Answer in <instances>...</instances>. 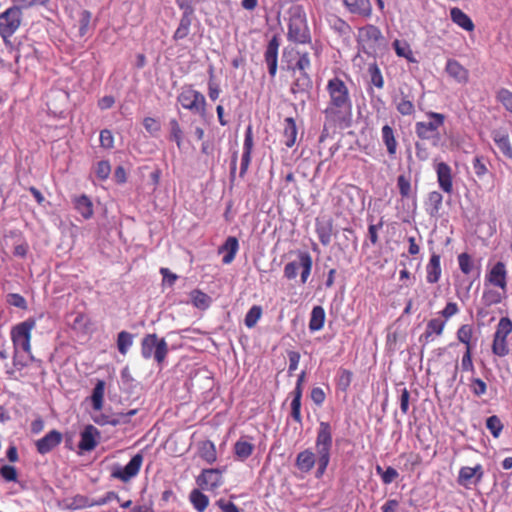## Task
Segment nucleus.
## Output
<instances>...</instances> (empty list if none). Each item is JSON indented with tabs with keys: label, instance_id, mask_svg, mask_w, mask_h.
<instances>
[{
	"label": "nucleus",
	"instance_id": "obj_1",
	"mask_svg": "<svg viewBox=\"0 0 512 512\" xmlns=\"http://www.w3.org/2000/svg\"><path fill=\"white\" fill-rule=\"evenodd\" d=\"M332 444V427L329 422L321 421L315 440L316 452L311 449L299 452L295 460L296 468L302 473H309L317 465L315 478L321 479L330 463Z\"/></svg>",
	"mask_w": 512,
	"mask_h": 512
},
{
	"label": "nucleus",
	"instance_id": "obj_2",
	"mask_svg": "<svg viewBox=\"0 0 512 512\" xmlns=\"http://www.w3.org/2000/svg\"><path fill=\"white\" fill-rule=\"evenodd\" d=\"M325 90L328 94V102L323 111L326 122L339 127L350 126L353 103L346 82L334 76L327 81Z\"/></svg>",
	"mask_w": 512,
	"mask_h": 512
},
{
	"label": "nucleus",
	"instance_id": "obj_3",
	"mask_svg": "<svg viewBox=\"0 0 512 512\" xmlns=\"http://www.w3.org/2000/svg\"><path fill=\"white\" fill-rule=\"evenodd\" d=\"M36 322L34 319L29 318L16 326L11 330V339L13 342L15 357H24L25 361L22 365H26L27 360H33L31 353V331L34 329Z\"/></svg>",
	"mask_w": 512,
	"mask_h": 512
},
{
	"label": "nucleus",
	"instance_id": "obj_4",
	"mask_svg": "<svg viewBox=\"0 0 512 512\" xmlns=\"http://www.w3.org/2000/svg\"><path fill=\"white\" fill-rule=\"evenodd\" d=\"M426 121L415 123V134L421 140L431 141L433 146H438L441 140L439 129L445 123V115L437 112H427Z\"/></svg>",
	"mask_w": 512,
	"mask_h": 512
},
{
	"label": "nucleus",
	"instance_id": "obj_5",
	"mask_svg": "<svg viewBox=\"0 0 512 512\" xmlns=\"http://www.w3.org/2000/svg\"><path fill=\"white\" fill-rule=\"evenodd\" d=\"M287 37L289 41L299 44H306L311 41L306 15L300 7H294L290 10Z\"/></svg>",
	"mask_w": 512,
	"mask_h": 512
},
{
	"label": "nucleus",
	"instance_id": "obj_6",
	"mask_svg": "<svg viewBox=\"0 0 512 512\" xmlns=\"http://www.w3.org/2000/svg\"><path fill=\"white\" fill-rule=\"evenodd\" d=\"M168 354V344L164 338H158L156 334H147L141 341V355L148 360L153 358L162 368Z\"/></svg>",
	"mask_w": 512,
	"mask_h": 512
},
{
	"label": "nucleus",
	"instance_id": "obj_7",
	"mask_svg": "<svg viewBox=\"0 0 512 512\" xmlns=\"http://www.w3.org/2000/svg\"><path fill=\"white\" fill-rule=\"evenodd\" d=\"M177 100L184 109L195 114L204 115L206 112L205 96L201 92L194 90L191 86L183 87Z\"/></svg>",
	"mask_w": 512,
	"mask_h": 512
},
{
	"label": "nucleus",
	"instance_id": "obj_8",
	"mask_svg": "<svg viewBox=\"0 0 512 512\" xmlns=\"http://www.w3.org/2000/svg\"><path fill=\"white\" fill-rule=\"evenodd\" d=\"M21 10L13 6L0 14V34L3 37L11 36L20 26Z\"/></svg>",
	"mask_w": 512,
	"mask_h": 512
},
{
	"label": "nucleus",
	"instance_id": "obj_9",
	"mask_svg": "<svg viewBox=\"0 0 512 512\" xmlns=\"http://www.w3.org/2000/svg\"><path fill=\"white\" fill-rule=\"evenodd\" d=\"M143 463V456L140 453L134 455L131 460L124 467L116 466L112 471V477L121 480L122 482H128L140 471Z\"/></svg>",
	"mask_w": 512,
	"mask_h": 512
},
{
	"label": "nucleus",
	"instance_id": "obj_10",
	"mask_svg": "<svg viewBox=\"0 0 512 512\" xmlns=\"http://www.w3.org/2000/svg\"><path fill=\"white\" fill-rule=\"evenodd\" d=\"M279 46L280 39L277 35H274L269 40L264 53L265 62L268 67V73L272 78H274L277 73Z\"/></svg>",
	"mask_w": 512,
	"mask_h": 512
},
{
	"label": "nucleus",
	"instance_id": "obj_11",
	"mask_svg": "<svg viewBox=\"0 0 512 512\" xmlns=\"http://www.w3.org/2000/svg\"><path fill=\"white\" fill-rule=\"evenodd\" d=\"M491 137L503 156L512 160V144L508 131L503 127L495 128L491 131Z\"/></svg>",
	"mask_w": 512,
	"mask_h": 512
},
{
	"label": "nucleus",
	"instance_id": "obj_12",
	"mask_svg": "<svg viewBox=\"0 0 512 512\" xmlns=\"http://www.w3.org/2000/svg\"><path fill=\"white\" fill-rule=\"evenodd\" d=\"M435 171L437 174V182L440 189L447 193L451 194L453 192V178H452V169L445 162H439L435 165Z\"/></svg>",
	"mask_w": 512,
	"mask_h": 512
},
{
	"label": "nucleus",
	"instance_id": "obj_13",
	"mask_svg": "<svg viewBox=\"0 0 512 512\" xmlns=\"http://www.w3.org/2000/svg\"><path fill=\"white\" fill-rule=\"evenodd\" d=\"M62 439L61 432L52 430L35 442L36 450L39 454L45 455L56 448L62 442Z\"/></svg>",
	"mask_w": 512,
	"mask_h": 512
},
{
	"label": "nucleus",
	"instance_id": "obj_14",
	"mask_svg": "<svg viewBox=\"0 0 512 512\" xmlns=\"http://www.w3.org/2000/svg\"><path fill=\"white\" fill-rule=\"evenodd\" d=\"M196 482L202 489L213 490L222 484L221 471L213 468L204 469Z\"/></svg>",
	"mask_w": 512,
	"mask_h": 512
},
{
	"label": "nucleus",
	"instance_id": "obj_15",
	"mask_svg": "<svg viewBox=\"0 0 512 512\" xmlns=\"http://www.w3.org/2000/svg\"><path fill=\"white\" fill-rule=\"evenodd\" d=\"M100 438V432L93 425H87L80 434L79 449L82 451L93 450Z\"/></svg>",
	"mask_w": 512,
	"mask_h": 512
},
{
	"label": "nucleus",
	"instance_id": "obj_16",
	"mask_svg": "<svg viewBox=\"0 0 512 512\" xmlns=\"http://www.w3.org/2000/svg\"><path fill=\"white\" fill-rule=\"evenodd\" d=\"M445 71L459 84H466L469 80V71L455 59L447 61Z\"/></svg>",
	"mask_w": 512,
	"mask_h": 512
},
{
	"label": "nucleus",
	"instance_id": "obj_17",
	"mask_svg": "<svg viewBox=\"0 0 512 512\" xmlns=\"http://www.w3.org/2000/svg\"><path fill=\"white\" fill-rule=\"evenodd\" d=\"M446 321L440 318H433L428 321L425 332L420 336L419 341L429 343L434 336H440L445 328Z\"/></svg>",
	"mask_w": 512,
	"mask_h": 512
},
{
	"label": "nucleus",
	"instance_id": "obj_18",
	"mask_svg": "<svg viewBox=\"0 0 512 512\" xmlns=\"http://www.w3.org/2000/svg\"><path fill=\"white\" fill-rule=\"evenodd\" d=\"M299 58L295 64V66H290L288 65L287 69L289 70H298L300 71L301 73V78L297 79L295 85H299V83L301 81H306L307 83L310 82V78L307 74V70L310 68L311 66V62H310V57H309V54L307 52H304V53H300V52H297Z\"/></svg>",
	"mask_w": 512,
	"mask_h": 512
},
{
	"label": "nucleus",
	"instance_id": "obj_19",
	"mask_svg": "<svg viewBox=\"0 0 512 512\" xmlns=\"http://www.w3.org/2000/svg\"><path fill=\"white\" fill-rule=\"evenodd\" d=\"M238 249H239L238 239L234 236H229L226 239V241L224 242V244L219 247V250H218V252L220 254L225 253V255L222 258V262L224 264H230L234 260L236 254L238 252Z\"/></svg>",
	"mask_w": 512,
	"mask_h": 512
},
{
	"label": "nucleus",
	"instance_id": "obj_20",
	"mask_svg": "<svg viewBox=\"0 0 512 512\" xmlns=\"http://www.w3.org/2000/svg\"><path fill=\"white\" fill-rule=\"evenodd\" d=\"M440 255L433 253L426 266V280L428 283H437L441 277Z\"/></svg>",
	"mask_w": 512,
	"mask_h": 512
},
{
	"label": "nucleus",
	"instance_id": "obj_21",
	"mask_svg": "<svg viewBox=\"0 0 512 512\" xmlns=\"http://www.w3.org/2000/svg\"><path fill=\"white\" fill-rule=\"evenodd\" d=\"M443 196L438 191H432L428 194V200L426 202V212L430 217L436 220L440 218V210L442 208Z\"/></svg>",
	"mask_w": 512,
	"mask_h": 512
},
{
	"label": "nucleus",
	"instance_id": "obj_22",
	"mask_svg": "<svg viewBox=\"0 0 512 512\" xmlns=\"http://www.w3.org/2000/svg\"><path fill=\"white\" fill-rule=\"evenodd\" d=\"M347 9L353 13L364 17H369L372 12L370 0H343Z\"/></svg>",
	"mask_w": 512,
	"mask_h": 512
},
{
	"label": "nucleus",
	"instance_id": "obj_23",
	"mask_svg": "<svg viewBox=\"0 0 512 512\" xmlns=\"http://www.w3.org/2000/svg\"><path fill=\"white\" fill-rule=\"evenodd\" d=\"M451 20L465 31L471 32L475 26L471 18L460 8L454 7L450 10Z\"/></svg>",
	"mask_w": 512,
	"mask_h": 512
},
{
	"label": "nucleus",
	"instance_id": "obj_24",
	"mask_svg": "<svg viewBox=\"0 0 512 512\" xmlns=\"http://www.w3.org/2000/svg\"><path fill=\"white\" fill-rule=\"evenodd\" d=\"M297 257L300 260V280L302 284H305L312 271V256L307 251H298Z\"/></svg>",
	"mask_w": 512,
	"mask_h": 512
},
{
	"label": "nucleus",
	"instance_id": "obj_25",
	"mask_svg": "<svg viewBox=\"0 0 512 512\" xmlns=\"http://www.w3.org/2000/svg\"><path fill=\"white\" fill-rule=\"evenodd\" d=\"M488 279L491 284L505 289L506 287V268L504 263L497 262L491 269Z\"/></svg>",
	"mask_w": 512,
	"mask_h": 512
},
{
	"label": "nucleus",
	"instance_id": "obj_26",
	"mask_svg": "<svg viewBox=\"0 0 512 512\" xmlns=\"http://www.w3.org/2000/svg\"><path fill=\"white\" fill-rule=\"evenodd\" d=\"M75 209L84 219H90L93 216V204L88 196L82 194L73 200Z\"/></svg>",
	"mask_w": 512,
	"mask_h": 512
},
{
	"label": "nucleus",
	"instance_id": "obj_27",
	"mask_svg": "<svg viewBox=\"0 0 512 512\" xmlns=\"http://www.w3.org/2000/svg\"><path fill=\"white\" fill-rule=\"evenodd\" d=\"M297 127L295 120L288 117L284 120L283 142L286 147L291 148L296 143Z\"/></svg>",
	"mask_w": 512,
	"mask_h": 512
},
{
	"label": "nucleus",
	"instance_id": "obj_28",
	"mask_svg": "<svg viewBox=\"0 0 512 512\" xmlns=\"http://www.w3.org/2000/svg\"><path fill=\"white\" fill-rule=\"evenodd\" d=\"M193 14V11H183V14L181 16L179 25L173 35L174 40H182L186 38L190 31L191 26V15Z\"/></svg>",
	"mask_w": 512,
	"mask_h": 512
},
{
	"label": "nucleus",
	"instance_id": "obj_29",
	"mask_svg": "<svg viewBox=\"0 0 512 512\" xmlns=\"http://www.w3.org/2000/svg\"><path fill=\"white\" fill-rule=\"evenodd\" d=\"M199 456L206 463L212 464L217 460L216 447L210 440L203 441L199 444Z\"/></svg>",
	"mask_w": 512,
	"mask_h": 512
},
{
	"label": "nucleus",
	"instance_id": "obj_30",
	"mask_svg": "<svg viewBox=\"0 0 512 512\" xmlns=\"http://www.w3.org/2000/svg\"><path fill=\"white\" fill-rule=\"evenodd\" d=\"M325 322V310L322 306H314L309 320V329L311 332L319 331L323 328Z\"/></svg>",
	"mask_w": 512,
	"mask_h": 512
},
{
	"label": "nucleus",
	"instance_id": "obj_31",
	"mask_svg": "<svg viewBox=\"0 0 512 512\" xmlns=\"http://www.w3.org/2000/svg\"><path fill=\"white\" fill-rule=\"evenodd\" d=\"M392 46L397 56L405 58L410 63L417 62L407 41L396 39L393 41Z\"/></svg>",
	"mask_w": 512,
	"mask_h": 512
},
{
	"label": "nucleus",
	"instance_id": "obj_32",
	"mask_svg": "<svg viewBox=\"0 0 512 512\" xmlns=\"http://www.w3.org/2000/svg\"><path fill=\"white\" fill-rule=\"evenodd\" d=\"M382 140L387 148L388 154L393 157L397 151V141L394 136V131L389 125L382 127Z\"/></svg>",
	"mask_w": 512,
	"mask_h": 512
},
{
	"label": "nucleus",
	"instance_id": "obj_33",
	"mask_svg": "<svg viewBox=\"0 0 512 512\" xmlns=\"http://www.w3.org/2000/svg\"><path fill=\"white\" fill-rule=\"evenodd\" d=\"M104 392L105 382L103 380H98L91 395L92 407L96 411H100L103 407Z\"/></svg>",
	"mask_w": 512,
	"mask_h": 512
},
{
	"label": "nucleus",
	"instance_id": "obj_34",
	"mask_svg": "<svg viewBox=\"0 0 512 512\" xmlns=\"http://www.w3.org/2000/svg\"><path fill=\"white\" fill-rule=\"evenodd\" d=\"M332 231L333 225L331 221L318 223L316 225V233L322 245L328 246L330 244Z\"/></svg>",
	"mask_w": 512,
	"mask_h": 512
},
{
	"label": "nucleus",
	"instance_id": "obj_35",
	"mask_svg": "<svg viewBox=\"0 0 512 512\" xmlns=\"http://www.w3.org/2000/svg\"><path fill=\"white\" fill-rule=\"evenodd\" d=\"M359 36L364 41L376 43L382 37V33L377 26L369 24L359 30Z\"/></svg>",
	"mask_w": 512,
	"mask_h": 512
},
{
	"label": "nucleus",
	"instance_id": "obj_36",
	"mask_svg": "<svg viewBox=\"0 0 512 512\" xmlns=\"http://www.w3.org/2000/svg\"><path fill=\"white\" fill-rule=\"evenodd\" d=\"M190 501L197 512H204L209 504L208 497L201 491L194 489L190 493Z\"/></svg>",
	"mask_w": 512,
	"mask_h": 512
},
{
	"label": "nucleus",
	"instance_id": "obj_37",
	"mask_svg": "<svg viewBox=\"0 0 512 512\" xmlns=\"http://www.w3.org/2000/svg\"><path fill=\"white\" fill-rule=\"evenodd\" d=\"M492 353L498 357H505L509 354V347L506 338L493 335Z\"/></svg>",
	"mask_w": 512,
	"mask_h": 512
},
{
	"label": "nucleus",
	"instance_id": "obj_38",
	"mask_svg": "<svg viewBox=\"0 0 512 512\" xmlns=\"http://www.w3.org/2000/svg\"><path fill=\"white\" fill-rule=\"evenodd\" d=\"M254 446L247 442L239 440L234 445V452L241 461L246 460L253 452Z\"/></svg>",
	"mask_w": 512,
	"mask_h": 512
},
{
	"label": "nucleus",
	"instance_id": "obj_39",
	"mask_svg": "<svg viewBox=\"0 0 512 512\" xmlns=\"http://www.w3.org/2000/svg\"><path fill=\"white\" fill-rule=\"evenodd\" d=\"M133 344V336L127 331H121L117 336V348L122 355H126Z\"/></svg>",
	"mask_w": 512,
	"mask_h": 512
},
{
	"label": "nucleus",
	"instance_id": "obj_40",
	"mask_svg": "<svg viewBox=\"0 0 512 512\" xmlns=\"http://www.w3.org/2000/svg\"><path fill=\"white\" fill-rule=\"evenodd\" d=\"M190 297L193 305L199 309H206L210 305V297L200 290H193Z\"/></svg>",
	"mask_w": 512,
	"mask_h": 512
},
{
	"label": "nucleus",
	"instance_id": "obj_41",
	"mask_svg": "<svg viewBox=\"0 0 512 512\" xmlns=\"http://www.w3.org/2000/svg\"><path fill=\"white\" fill-rule=\"evenodd\" d=\"M262 316V308L259 305H253L245 315L244 323L246 327L253 328Z\"/></svg>",
	"mask_w": 512,
	"mask_h": 512
},
{
	"label": "nucleus",
	"instance_id": "obj_42",
	"mask_svg": "<svg viewBox=\"0 0 512 512\" xmlns=\"http://www.w3.org/2000/svg\"><path fill=\"white\" fill-rule=\"evenodd\" d=\"M368 73L370 76V82L378 89H382L384 86V78L376 63L370 64L368 67Z\"/></svg>",
	"mask_w": 512,
	"mask_h": 512
},
{
	"label": "nucleus",
	"instance_id": "obj_43",
	"mask_svg": "<svg viewBox=\"0 0 512 512\" xmlns=\"http://www.w3.org/2000/svg\"><path fill=\"white\" fill-rule=\"evenodd\" d=\"M512 332V321L508 317H502L497 326L496 330L494 332V335L499 336L501 338H506L508 335Z\"/></svg>",
	"mask_w": 512,
	"mask_h": 512
},
{
	"label": "nucleus",
	"instance_id": "obj_44",
	"mask_svg": "<svg viewBox=\"0 0 512 512\" xmlns=\"http://www.w3.org/2000/svg\"><path fill=\"white\" fill-rule=\"evenodd\" d=\"M487 163L488 160L484 156L474 157V159L472 160V168L477 177L482 178L487 174Z\"/></svg>",
	"mask_w": 512,
	"mask_h": 512
},
{
	"label": "nucleus",
	"instance_id": "obj_45",
	"mask_svg": "<svg viewBox=\"0 0 512 512\" xmlns=\"http://www.w3.org/2000/svg\"><path fill=\"white\" fill-rule=\"evenodd\" d=\"M474 480L475 474L472 467L464 466L460 468L457 481L461 486L468 487V485L474 484Z\"/></svg>",
	"mask_w": 512,
	"mask_h": 512
},
{
	"label": "nucleus",
	"instance_id": "obj_46",
	"mask_svg": "<svg viewBox=\"0 0 512 512\" xmlns=\"http://www.w3.org/2000/svg\"><path fill=\"white\" fill-rule=\"evenodd\" d=\"M170 126V139L175 141L178 148H181L183 141V132L180 128V125L176 119H171L169 122Z\"/></svg>",
	"mask_w": 512,
	"mask_h": 512
},
{
	"label": "nucleus",
	"instance_id": "obj_47",
	"mask_svg": "<svg viewBox=\"0 0 512 512\" xmlns=\"http://www.w3.org/2000/svg\"><path fill=\"white\" fill-rule=\"evenodd\" d=\"M352 372L347 369H340L337 374V386L340 390L346 391L352 381Z\"/></svg>",
	"mask_w": 512,
	"mask_h": 512
},
{
	"label": "nucleus",
	"instance_id": "obj_48",
	"mask_svg": "<svg viewBox=\"0 0 512 512\" xmlns=\"http://www.w3.org/2000/svg\"><path fill=\"white\" fill-rule=\"evenodd\" d=\"M486 427L490 433L497 438L503 429V424L498 416L493 415L487 418Z\"/></svg>",
	"mask_w": 512,
	"mask_h": 512
},
{
	"label": "nucleus",
	"instance_id": "obj_49",
	"mask_svg": "<svg viewBox=\"0 0 512 512\" xmlns=\"http://www.w3.org/2000/svg\"><path fill=\"white\" fill-rule=\"evenodd\" d=\"M459 268L465 275H469L472 273L474 269V262L471 256L467 253H461L458 256Z\"/></svg>",
	"mask_w": 512,
	"mask_h": 512
},
{
	"label": "nucleus",
	"instance_id": "obj_50",
	"mask_svg": "<svg viewBox=\"0 0 512 512\" xmlns=\"http://www.w3.org/2000/svg\"><path fill=\"white\" fill-rule=\"evenodd\" d=\"M502 300L501 294L493 289H488L483 292L482 302L485 306L489 307L500 303Z\"/></svg>",
	"mask_w": 512,
	"mask_h": 512
},
{
	"label": "nucleus",
	"instance_id": "obj_51",
	"mask_svg": "<svg viewBox=\"0 0 512 512\" xmlns=\"http://www.w3.org/2000/svg\"><path fill=\"white\" fill-rule=\"evenodd\" d=\"M469 388L471 392L477 397H480L486 394L487 392L486 383L482 379L477 377H472L470 379Z\"/></svg>",
	"mask_w": 512,
	"mask_h": 512
},
{
	"label": "nucleus",
	"instance_id": "obj_52",
	"mask_svg": "<svg viewBox=\"0 0 512 512\" xmlns=\"http://www.w3.org/2000/svg\"><path fill=\"white\" fill-rule=\"evenodd\" d=\"M397 111L403 116H410L415 112V107L407 96H403L397 104Z\"/></svg>",
	"mask_w": 512,
	"mask_h": 512
},
{
	"label": "nucleus",
	"instance_id": "obj_53",
	"mask_svg": "<svg viewBox=\"0 0 512 512\" xmlns=\"http://www.w3.org/2000/svg\"><path fill=\"white\" fill-rule=\"evenodd\" d=\"M300 271V260L297 258V260L288 262L284 266L283 275L288 280H293L297 277L298 273Z\"/></svg>",
	"mask_w": 512,
	"mask_h": 512
},
{
	"label": "nucleus",
	"instance_id": "obj_54",
	"mask_svg": "<svg viewBox=\"0 0 512 512\" xmlns=\"http://www.w3.org/2000/svg\"><path fill=\"white\" fill-rule=\"evenodd\" d=\"M92 506V500L83 495L74 496L70 502L67 504V507L70 509H83L86 507Z\"/></svg>",
	"mask_w": 512,
	"mask_h": 512
},
{
	"label": "nucleus",
	"instance_id": "obj_55",
	"mask_svg": "<svg viewBox=\"0 0 512 512\" xmlns=\"http://www.w3.org/2000/svg\"><path fill=\"white\" fill-rule=\"evenodd\" d=\"M397 186L399 193L403 198H408L411 195V182L405 175H399L397 178Z\"/></svg>",
	"mask_w": 512,
	"mask_h": 512
},
{
	"label": "nucleus",
	"instance_id": "obj_56",
	"mask_svg": "<svg viewBox=\"0 0 512 512\" xmlns=\"http://www.w3.org/2000/svg\"><path fill=\"white\" fill-rule=\"evenodd\" d=\"M111 173V165L109 161H99L95 166V174L100 180H106Z\"/></svg>",
	"mask_w": 512,
	"mask_h": 512
},
{
	"label": "nucleus",
	"instance_id": "obj_57",
	"mask_svg": "<svg viewBox=\"0 0 512 512\" xmlns=\"http://www.w3.org/2000/svg\"><path fill=\"white\" fill-rule=\"evenodd\" d=\"M472 338V328L469 325H462L457 331V339L466 345V347L470 346V341Z\"/></svg>",
	"mask_w": 512,
	"mask_h": 512
},
{
	"label": "nucleus",
	"instance_id": "obj_58",
	"mask_svg": "<svg viewBox=\"0 0 512 512\" xmlns=\"http://www.w3.org/2000/svg\"><path fill=\"white\" fill-rule=\"evenodd\" d=\"M0 475L7 482H16L18 473L14 466L4 465L0 468Z\"/></svg>",
	"mask_w": 512,
	"mask_h": 512
},
{
	"label": "nucleus",
	"instance_id": "obj_59",
	"mask_svg": "<svg viewBox=\"0 0 512 512\" xmlns=\"http://www.w3.org/2000/svg\"><path fill=\"white\" fill-rule=\"evenodd\" d=\"M497 97L505 109L512 114V92L507 89H501Z\"/></svg>",
	"mask_w": 512,
	"mask_h": 512
},
{
	"label": "nucleus",
	"instance_id": "obj_60",
	"mask_svg": "<svg viewBox=\"0 0 512 512\" xmlns=\"http://www.w3.org/2000/svg\"><path fill=\"white\" fill-rule=\"evenodd\" d=\"M100 145L105 149H111L114 146V137L109 129H103L100 132Z\"/></svg>",
	"mask_w": 512,
	"mask_h": 512
},
{
	"label": "nucleus",
	"instance_id": "obj_61",
	"mask_svg": "<svg viewBox=\"0 0 512 512\" xmlns=\"http://www.w3.org/2000/svg\"><path fill=\"white\" fill-rule=\"evenodd\" d=\"M461 369L467 372H475L474 364L472 361L471 347H466V351L461 360Z\"/></svg>",
	"mask_w": 512,
	"mask_h": 512
},
{
	"label": "nucleus",
	"instance_id": "obj_62",
	"mask_svg": "<svg viewBox=\"0 0 512 512\" xmlns=\"http://www.w3.org/2000/svg\"><path fill=\"white\" fill-rule=\"evenodd\" d=\"M7 302L14 307L20 308V309H26L27 308V302L23 296L17 293H11L7 296Z\"/></svg>",
	"mask_w": 512,
	"mask_h": 512
},
{
	"label": "nucleus",
	"instance_id": "obj_63",
	"mask_svg": "<svg viewBox=\"0 0 512 512\" xmlns=\"http://www.w3.org/2000/svg\"><path fill=\"white\" fill-rule=\"evenodd\" d=\"M399 392H400L399 401H400L401 412L403 414H407L409 411L410 393L406 387H402L401 389H399Z\"/></svg>",
	"mask_w": 512,
	"mask_h": 512
},
{
	"label": "nucleus",
	"instance_id": "obj_64",
	"mask_svg": "<svg viewBox=\"0 0 512 512\" xmlns=\"http://www.w3.org/2000/svg\"><path fill=\"white\" fill-rule=\"evenodd\" d=\"M112 500L119 501V496H118V494L116 492L109 491L104 496L99 497V498H97L95 500H92V506H103V505L109 503Z\"/></svg>",
	"mask_w": 512,
	"mask_h": 512
}]
</instances>
